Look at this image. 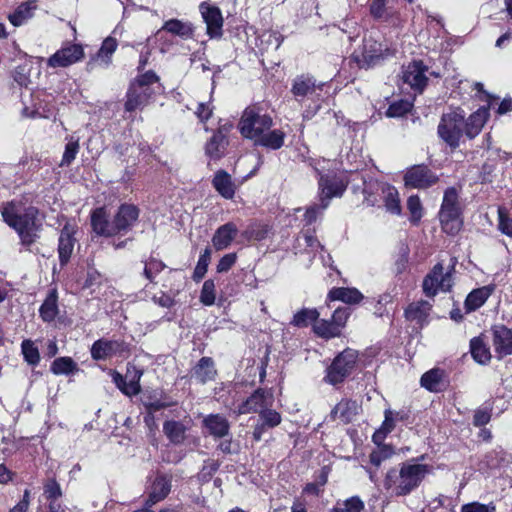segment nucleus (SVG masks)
I'll return each mask as SVG.
<instances>
[{
	"label": "nucleus",
	"instance_id": "nucleus-17",
	"mask_svg": "<svg viewBox=\"0 0 512 512\" xmlns=\"http://www.w3.org/2000/svg\"><path fill=\"white\" fill-rule=\"evenodd\" d=\"M492 331V342L496 357L502 359L512 354V330L505 325H494Z\"/></svg>",
	"mask_w": 512,
	"mask_h": 512
},
{
	"label": "nucleus",
	"instance_id": "nucleus-2",
	"mask_svg": "<svg viewBox=\"0 0 512 512\" xmlns=\"http://www.w3.org/2000/svg\"><path fill=\"white\" fill-rule=\"evenodd\" d=\"M37 209L34 207L26 208L22 213L18 212L14 206H7L2 211L4 221L18 233L21 243L30 246L39 237L41 222L37 218Z\"/></svg>",
	"mask_w": 512,
	"mask_h": 512
},
{
	"label": "nucleus",
	"instance_id": "nucleus-22",
	"mask_svg": "<svg viewBox=\"0 0 512 512\" xmlns=\"http://www.w3.org/2000/svg\"><path fill=\"white\" fill-rule=\"evenodd\" d=\"M73 235L74 228L70 224H65L58 240L59 261L62 266L66 265L71 258L76 241Z\"/></svg>",
	"mask_w": 512,
	"mask_h": 512
},
{
	"label": "nucleus",
	"instance_id": "nucleus-44",
	"mask_svg": "<svg viewBox=\"0 0 512 512\" xmlns=\"http://www.w3.org/2000/svg\"><path fill=\"white\" fill-rule=\"evenodd\" d=\"M50 369L55 375H69L77 371L78 366L70 357H59L52 362Z\"/></svg>",
	"mask_w": 512,
	"mask_h": 512
},
{
	"label": "nucleus",
	"instance_id": "nucleus-27",
	"mask_svg": "<svg viewBox=\"0 0 512 512\" xmlns=\"http://www.w3.org/2000/svg\"><path fill=\"white\" fill-rule=\"evenodd\" d=\"M488 116V109L482 107L479 108L476 112L472 113L467 120L464 118L465 135L469 139L475 138L481 132Z\"/></svg>",
	"mask_w": 512,
	"mask_h": 512
},
{
	"label": "nucleus",
	"instance_id": "nucleus-42",
	"mask_svg": "<svg viewBox=\"0 0 512 512\" xmlns=\"http://www.w3.org/2000/svg\"><path fill=\"white\" fill-rule=\"evenodd\" d=\"M270 227L261 222H251L242 232V236L247 240L261 241L267 238Z\"/></svg>",
	"mask_w": 512,
	"mask_h": 512
},
{
	"label": "nucleus",
	"instance_id": "nucleus-33",
	"mask_svg": "<svg viewBox=\"0 0 512 512\" xmlns=\"http://www.w3.org/2000/svg\"><path fill=\"white\" fill-rule=\"evenodd\" d=\"M377 187L383 194L386 210L392 214L399 215L401 213V205L397 189L385 183L377 184Z\"/></svg>",
	"mask_w": 512,
	"mask_h": 512
},
{
	"label": "nucleus",
	"instance_id": "nucleus-41",
	"mask_svg": "<svg viewBox=\"0 0 512 512\" xmlns=\"http://www.w3.org/2000/svg\"><path fill=\"white\" fill-rule=\"evenodd\" d=\"M319 315L320 313L315 308H303L294 314L290 324L298 328H304L311 323L314 324L319 318Z\"/></svg>",
	"mask_w": 512,
	"mask_h": 512
},
{
	"label": "nucleus",
	"instance_id": "nucleus-4",
	"mask_svg": "<svg viewBox=\"0 0 512 512\" xmlns=\"http://www.w3.org/2000/svg\"><path fill=\"white\" fill-rule=\"evenodd\" d=\"M465 112L460 109L450 110L441 116L438 125L439 137L451 148L455 149L460 144V139L464 133Z\"/></svg>",
	"mask_w": 512,
	"mask_h": 512
},
{
	"label": "nucleus",
	"instance_id": "nucleus-23",
	"mask_svg": "<svg viewBox=\"0 0 512 512\" xmlns=\"http://www.w3.org/2000/svg\"><path fill=\"white\" fill-rule=\"evenodd\" d=\"M228 145L227 129L219 128L205 145V153L211 159H220Z\"/></svg>",
	"mask_w": 512,
	"mask_h": 512
},
{
	"label": "nucleus",
	"instance_id": "nucleus-49",
	"mask_svg": "<svg viewBox=\"0 0 512 512\" xmlns=\"http://www.w3.org/2000/svg\"><path fill=\"white\" fill-rule=\"evenodd\" d=\"M22 353L25 361L35 366L40 362V354L38 348L31 340H24L21 344Z\"/></svg>",
	"mask_w": 512,
	"mask_h": 512
},
{
	"label": "nucleus",
	"instance_id": "nucleus-48",
	"mask_svg": "<svg viewBox=\"0 0 512 512\" xmlns=\"http://www.w3.org/2000/svg\"><path fill=\"white\" fill-rule=\"evenodd\" d=\"M210 260H211V249L209 247H206L204 249V251L202 252V254L200 255L197 265L194 269L193 280L195 282H199L200 280L203 279V277L205 276V274L207 272Z\"/></svg>",
	"mask_w": 512,
	"mask_h": 512
},
{
	"label": "nucleus",
	"instance_id": "nucleus-21",
	"mask_svg": "<svg viewBox=\"0 0 512 512\" xmlns=\"http://www.w3.org/2000/svg\"><path fill=\"white\" fill-rule=\"evenodd\" d=\"M421 386L430 392H442L448 385L449 381L443 369L433 368L425 372L420 379Z\"/></svg>",
	"mask_w": 512,
	"mask_h": 512
},
{
	"label": "nucleus",
	"instance_id": "nucleus-38",
	"mask_svg": "<svg viewBox=\"0 0 512 512\" xmlns=\"http://www.w3.org/2000/svg\"><path fill=\"white\" fill-rule=\"evenodd\" d=\"M432 305L428 301L421 300L416 303H411L405 310V315L408 320L423 322L428 316Z\"/></svg>",
	"mask_w": 512,
	"mask_h": 512
},
{
	"label": "nucleus",
	"instance_id": "nucleus-64",
	"mask_svg": "<svg viewBox=\"0 0 512 512\" xmlns=\"http://www.w3.org/2000/svg\"><path fill=\"white\" fill-rule=\"evenodd\" d=\"M491 419V413L487 409H477L474 412L473 424L474 426L481 427L489 423Z\"/></svg>",
	"mask_w": 512,
	"mask_h": 512
},
{
	"label": "nucleus",
	"instance_id": "nucleus-47",
	"mask_svg": "<svg viewBox=\"0 0 512 512\" xmlns=\"http://www.w3.org/2000/svg\"><path fill=\"white\" fill-rule=\"evenodd\" d=\"M364 507V502L358 496H352L338 503L331 512H362Z\"/></svg>",
	"mask_w": 512,
	"mask_h": 512
},
{
	"label": "nucleus",
	"instance_id": "nucleus-5",
	"mask_svg": "<svg viewBox=\"0 0 512 512\" xmlns=\"http://www.w3.org/2000/svg\"><path fill=\"white\" fill-rule=\"evenodd\" d=\"M273 125V120L268 114H261L259 109L248 107L244 110L238 127L243 137L256 140Z\"/></svg>",
	"mask_w": 512,
	"mask_h": 512
},
{
	"label": "nucleus",
	"instance_id": "nucleus-9",
	"mask_svg": "<svg viewBox=\"0 0 512 512\" xmlns=\"http://www.w3.org/2000/svg\"><path fill=\"white\" fill-rule=\"evenodd\" d=\"M443 270V265L437 263L425 276L422 287L427 297H434L438 291L447 292L452 287L451 273H444Z\"/></svg>",
	"mask_w": 512,
	"mask_h": 512
},
{
	"label": "nucleus",
	"instance_id": "nucleus-54",
	"mask_svg": "<svg viewBox=\"0 0 512 512\" xmlns=\"http://www.w3.org/2000/svg\"><path fill=\"white\" fill-rule=\"evenodd\" d=\"M215 283L212 279H208L203 283L200 302L205 306H211L215 303Z\"/></svg>",
	"mask_w": 512,
	"mask_h": 512
},
{
	"label": "nucleus",
	"instance_id": "nucleus-34",
	"mask_svg": "<svg viewBox=\"0 0 512 512\" xmlns=\"http://www.w3.org/2000/svg\"><path fill=\"white\" fill-rule=\"evenodd\" d=\"M163 432L171 443L182 444L186 438V427L180 421L168 420L163 424Z\"/></svg>",
	"mask_w": 512,
	"mask_h": 512
},
{
	"label": "nucleus",
	"instance_id": "nucleus-3",
	"mask_svg": "<svg viewBox=\"0 0 512 512\" xmlns=\"http://www.w3.org/2000/svg\"><path fill=\"white\" fill-rule=\"evenodd\" d=\"M158 81L159 77L153 71H147L133 81L126 93L125 111L133 112L146 106L154 94L151 86Z\"/></svg>",
	"mask_w": 512,
	"mask_h": 512
},
{
	"label": "nucleus",
	"instance_id": "nucleus-30",
	"mask_svg": "<svg viewBox=\"0 0 512 512\" xmlns=\"http://www.w3.org/2000/svg\"><path fill=\"white\" fill-rule=\"evenodd\" d=\"M358 413V404L356 401L343 399L331 411L330 418L336 420L339 418L343 423L351 422Z\"/></svg>",
	"mask_w": 512,
	"mask_h": 512
},
{
	"label": "nucleus",
	"instance_id": "nucleus-20",
	"mask_svg": "<svg viewBox=\"0 0 512 512\" xmlns=\"http://www.w3.org/2000/svg\"><path fill=\"white\" fill-rule=\"evenodd\" d=\"M172 477L164 474L157 475L151 485V490L144 507L148 510L156 503L164 500L171 491Z\"/></svg>",
	"mask_w": 512,
	"mask_h": 512
},
{
	"label": "nucleus",
	"instance_id": "nucleus-13",
	"mask_svg": "<svg viewBox=\"0 0 512 512\" xmlns=\"http://www.w3.org/2000/svg\"><path fill=\"white\" fill-rule=\"evenodd\" d=\"M272 403L273 395L265 389L258 388L238 406L237 410H234V413L237 416L249 413L260 414L261 410L271 406Z\"/></svg>",
	"mask_w": 512,
	"mask_h": 512
},
{
	"label": "nucleus",
	"instance_id": "nucleus-56",
	"mask_svg": "<svg viewBox=\"0 0 512 512\" xmlns=\"http://www.w3.org/2000/svg\"><path fill=\"white\" fill-rule=\"evenodd\" d=\"M44 495L48 500L54 501L62 496V490L59 483L54 479H48L44 484Z\"/></svg>",
	"mask_w": 512,
	"mask_h": 512
},
{
	"label": "nucleus",
	"instance_id": "nucleus-1",
	"mask_svg": "<svg viewBox=\"0 0 512 512\" xmlns=\"http://www.w3.org/2000/svg\"><path fill=\"white\" fill-rule=\"evenodd\" d=\"M429 472L430 467L426 464L406 461L387 471L383 486L391 495L407 496L421 485Z\"/></svg>",
	"mask_w": 512,
	"mask_h": 512
},
{
	"label": "nucleus",
	"instance_id": "nucleus-24",
	"mask_svg": "<svg viewBox=\"0 0 512 512\" xmlns=\"http://www.w3.org/2000/svg\"><path fill=\"white\" fill-rule=\"evenodd\" d=\"M216 375L215 362L211 357H202L191 370V377L201 384L215 380Z\"/></svg>",
	"mask_w": 512,
	"mask_h": 512
},
{
	"label": "nucleus",
	"instance_id": "nucleus-50",
	"mask_svg": "<svg viewBox=\"0 0 512 512\" xmlns=\"http://www.w3.org/2000/svg\"><path fill=\"white\" fill-rule=\"evenodd\" d=\"M165 268L166 265L161 260L150 257L149 260L145 262L143 275L147 280L153 282L155 275L162 272Z\"/></svg>",
	"mask_w": 512,
	"mask_h": 512
},
{
	"label": "nucleus",
	"instance_id": "nucleus-28",
	"mask_svg": "<svg viewBox=\"0 0 512 512\" xmlns=\"http://www.w3.org/2000/svg\"><path fill=\"white\" fill-rule=\"evenodd\" d=\"M93 231L99 236H114L113 220L109 221L104 208H97L91 215Z\"/></svg>",
	"mask_w": 512,
	"mask_h": 512
},
{
	"label": "nucleus",
	"instance_id": "nucleus-43",
	"mask_svg": "<svg viewBox=\"0 0 512 512\" xmlns=\"http://www.w3.org/2000/svg\"><path fill=\"white\" fill-rule=\"evenodd\" d=\"M313 331L321 338L330 339L340 336L341 332L332 320H316L313 325Z\"/></svg>",
	"mask_w": 512,
	"mask_h": 512
},
{
	"label": "nucleus",
	"instance_id": "nucleus-14",
	"mask_svg": "<svg viewBox=\"0 0 512 512\" xmlns=\"http://www.w3.org/2000/svg\"><path fill=\"white\" fill-rule=\"evenodd\" d=\"M139 217V209L132 204H122L113 218L114 236L126 234L132 229Z\"/></svg>",
	"mask_w": 512,
	"mask_h": 512
},
{
	"label": "nucleus",
	"instance_id": "nucleus-63",
	"mask_svg": "<svg viewBox=\"0 0 512 512\" xmlns=\"http://www.w3.org/2000/svg\"><path fill=\"white\" fill-rule=\"evenodd\" d=\"M408 255H409L408 247L405 245H402L399 249V257L395 262L396 273L400 274L406 269L407 263H408Z\"/></svg>",
	"mask_w": 512,
	"mask_h": 512
},
{
	"label": "nucleus",
	"instance_id": "nucleus-8",
	"mask_svg": "<svg viewBox=\"0 0 512 512\" xmlns=\"http://www.w3.org/2000/svg\"><path fill=\"white\" fill-rule=\"evenodd\" d=\"M90 352L92 359L96 361L114 356L123 357L129 353V345L123 340L101 338L92 344Z\"/></svg>",
	"mask_w": 512,
	"mask_h": 512
},
{
	"label": "nucleus",
	"instance_id": "nucleus-53",
	"mask_svg": "<svg viewBox=\"0 0 512 512\" xmlns=\"http://www.w3.org/2000/svg\"><path fill=\"white\" fill-rule=\"evenodd\" d=\"M260 422L267 428H274L281 423V415L269 407L260 411Z\"/></svg>",
	"mask_w": 512,
	"mask_h": 512
},
{
	"label": "nucleus",
	"instance_id": "nucleus-32",
	"mask_svg": "<svg viewBox=\"0 0 512 512\" xmlns=\"http://www.w3.org/2000/svg\"><path fill=\"white\" fill-rule=\"evenodd\" d=\"M493 291L494 287L490 285L472 290L465 300L466 310L468 312H472L479 309L482 305H484Z\"/></svg>",
	"mask_w": 512,
	"mask_h": 512
},
{
	"label": "nucleus",
	"instance_id": "nucleus-60",
	"mask_svg": "<svg viewBox=\"0 0 512 512\" xmlns=\"http://www.w3.org/2000/svg\"><path fill=\"white\" fill-rule=\"evenodd\" d=\"M117 48V42L114 38L108 37L106 38L101 48L98 51V58H109L116 50Z\"/></svg>",
	"mask_w": 512,
	"mask_h": 512
},
{
	"label": "nucleus",
	"instance_id": "nucleus-10",
	"mask_svg": "<svg viewBox=\"0 0 512 512\" xmlns=\"http://www.w3.org/2000/svg\"><path fill=\"white\" fill-rule=\"evenodd\" d=\"M323 86L324 83L317 82L313 76L301 74L293 79L290 92L294 99L301 103L304 99H313L314 96L319 97Z\"/></svg>",
	"mask_w": 512,
	"mask_h": 512
},
{
	"label": "nucleus",
	"instance_id": "nucleus-29",
	"mask_svg": "<svg viewBox=\"0 0 512 512\" xmlns=\"http://www.w3.org/2000/svg\"><path fill=\"white\" fill-rule=\"evenodd\" d=\"M212 185L214 189L225 199H232L235 195V184L228 172L218 170L213 179Z\"/></svg>",
	"mask_w": 512,
	"mask_h": 512
},
{
	"label": "nucleus",
	"instance_id": "nucleus-62",
	"mask_svg": "<svg viewBox=\"0 0 512 512\" xmlns=\"http://www.w3.org/2000/svg\"><path fill=\"white\" fill-rule=\"evenodd\" d=\"M237 254L236 253H228L225 254L217 264V272L225 273L228 272L232 266L236 263Z\"/></svg>",
	"mask_w": 512,
	"mask_h": 512
},
{
	"label": "nucleus",
	"instance_id": "nucleus-57",
	"mask_svg": "<svg viewBox=\"0 0 512 512\" xmlns=\"http://www.w3.org/2000/svg\"><path fill=\"white\" fill-rule=\"evenodd\" d=\"M460 512H496V506L492 502L483 504L475 501L462 505Z\"/></svg>",
	"mask_w": 512,
	"mask_h": 512
},
{
	"label": "nucleus",
	"instance_id": "nucleus-6",
	"mask_svg": "<svg viewBox=\"0 0 512 512\" xmlns=\"http://www.w3.org/2000/svg\"><path fill=\"white\" fill-rule=\"evenodd\" d=\"M439 219L445 233L455 235L462 226L460 219V208L458 204V193L453 187L448 188L443 197L439 212Z\"/></svg>",
	"mask_w": 512,
	"mask_h": 512
},
{
	"label": "nucleus",
	"instance_id": "nucleus-52",
	"mask_svg": "<svg viewBox=\"0 0 512 512\" xmlns=\"http://www.w3.org/2000/svg\"><path fill=\"white\" fill-rule=\"evenodd\" d=\"M407 209L411 214L410 221L417 224L423 216V207L417 195H412L407 199Z\"/></svg>",
	"mask_w": 512,
	"mask_h": 512
},
{
	"label": "nucleus",
	"instance_id": "nucleus-7",
	"mask_svg": "<svg viewBox=\"0 0 512 512\" xmlns=\"http://www.w3.org/2000/svg\"><path fill=\"white\" fill-rule=\"evenodd\" d=\"M358 354L353 349H345L327 368L325 381L331 385L342 383L352 372L357 361Z\"/></svg>",
	"mask_w": 512,
	"mask_h": 512
},
{
	"label": "nucleus",
	"instance_id": "nucleus-16",
	"mask_svg": "<svg viewBox=\"0 0 512 512\" xmlns=\"http://www.w3.org/2000/svg\"><path fill=\"white\" fill-rule=\"evenodd\" d=\"M387 48L372 37H365L363 41V52L358 65L361 68H371L378 65L384 58Z\"/></svg>",
	"mask_w": 512,
	"mask_h": 512
},
{
	"label": "nucleus",
	"instance_id": "nucleus-19",
	"mask_svg": "<svg viewBox=\"0 0 512 512\" xmlns=\"http://www.w3.org/2000/svg\"><path fill=\"white\" fill-rule=\"evenodd\" d=\"M427 67L422 61H413L403 71V81L412 89L421 92L427 84L428 78L425 75Z\"/></svg>",
	"mask_w": 512,
	"mask_h": 512
},
{
	"label": "nucleus",
	"instance_id": "nucleus-39",
	"mask_svg": "<svg viewBox=\"0 0 512 512\" xmlns=\"http://www.w3.org/2000/svg\"><path fill=\"white\" fill-rule=\"evenodd\" d=\"M34 10L35 6L31 3H21L16 10L8 16V19L14 27H19L32 18Z\"/></svg>",
	"mask_w": 512,
	"mask_h": 512
},
{
	"label": "nucleus",
	"instance_id": "nucleus-45",
	"mask_svg": "<svg viewBox=\"0 0 512 512\" xmlns=\"http://www.w3.org/2000/svg\"><path fill=\"white\" fill-rule=\"evenodd\" d=\"M376 445L377 447L370 454V462L378 468L384 461L390 459L395 454V451L392 446L381 444V442Z\"/></svg>",
	"mask_w": 512,
	"mask_h": 512
},
{
	"label": "nucleus",
	"instance_id": "nucleus-40",
	"mask_svg": "<svg viewBox=\"0 0 512 512\" xmlns=\"http://www.w3.org/2000/svg\"><path fill=\"white\" fill-rule=\"evenodd\" d=\"M394 411L386 409L384 412V421L381 427L376 430L372 436V440L375 444L382 442L385 437L394 430L395 428Z\"/></svg>",
	"mask_w": 512,
	"mask_h": 512
},
{
	"label": "nucleus",
	"instance_id": "nucleus-15",
	"mask_svg": "<svg viewBox=\"0 0 512 512\" xmlns=\"http://www.w3.org/2000/svg\"><path fill=\"white\" fill-rule=\"evenodd\" d=\"M84 57L83 47L79 44H70L56 51L47 60V65L52 68L68 67Z\"/></svg>",
	"mask_w": 512,
	"mask_h": 512
},
{
	"label": "nucleus",
	"instance_id": "nucleus-25",
	"mask_svg": "<svg viewBox=\"0 0 512 512\" xmlns=\"http://www.w3.org/2000/svg\"><path fill=\"white\" fill-rule=\"evenodd\" d=\"M238 233V228L233 222L221 225L212 237L213 246L217 251L224 250L232 243Z\"/></svg>",
	"mask_w": 512,
	"mask_h": 512
},
{
	"label": "nucleus",
	"instance_id": "nucleus-46",
	"mask_svg": "<svg viewBox=\"0 0 512 512\" xmlns=\"http://www.w3.org/2000/svg\"><path fill=\"white\" fill-rule=\"evenodd\" d=\"M162 29L183 38L191 37L193 34L192 28L188 24L183 23L178 19H171L166 21Z\"/></svg>",
	"mask_w": 512,
	"mask_h": 512
},
{
	"label": "nucleus",
	"instance_id": "nucleus-51",
	"mask_svg": "<svg viewBox=\"0 0 512 512\" xmlns=\"http://www.w3.org/2000/svg\"><path fill=\"white\" fill-rule=\"evenodd\" d=\"M412 108H413L412 102H410L408 100H400V101L392 103L388 107V109L386 111V115L391 118L402 117L405 114H407L408 112H410Z\"/></svg>",
	"mask_w": 512,
	"mask_h": 512
},
{
	"label": "nucleus",
	"instance_id": "nucleus-26",
	"mask_svg": "<svg viewBox=\"0 0 512 512\" xmlns=\"http://www.w3.org/2000/svg\"><path fill=\"white\" fill-rule=\"evenodd\" d=\"M204 427L214 438H224L229 435L230 423L220 414H210L203 420Z\"/></svg>",
	"mask_w": 512,
	"mask_h": 512
},
{
	"label": "nucleus",
	"instance_id": "nucleus-31",
	"mask_svg": "<svg viewBox=\"0 0 512 512\" xmlns=\"http://www.w3.org/2000/svg\"><path fill=\"white\" fill-rule=\"evenodd\" d=\"M286 133L280 129L265 131L254 143L270 150H278L283 147Z\"/></svg>",
	"mask_w": 512,
	"mask_h": 512
},
{
	"label": "nucleus",
	"instance_id": "nucleus-18",
	"mask_svg": "<svg viewBox=\"0 0 512 512\" xmlns=\"http://www.w3.org/2000/svg\"><path fill=\"white\" fill-rule=\"evenodd\" d=\"M199 9L207 25V34L211 38L220 37L222 35L223 26V17L220 9L205 2L200 4Z\"/></svg>",
	"mask_w": 512,
	"mask_h": 512
},
{
	"label": "nucleus",
	"instance_id": "nucleus-12",
	"mask_svg": "<svg viewBox=\"0 0 512 512\" xmlns=\"http://www.w3.org/2000/svg\"><path fill=\"white\" fill-rule=\"evenodd\" d=\"M321 208L326 209L333 197H340L347 188V184L336 175H320L319 178Z\"/></svg>",
	"mask_w": 512,
	"mask_h": 512
},
{
	"label": "nucleus",
	"instance_id": "nucleus-61",
	"mask_svg": "<svg viewBox=\"0 0 512 512\" xmlns=\"http://www.w3.org/2000/svg\"><path fill=\"white\" fill-rule=\"evenodd\" d=\"M350 315L349 308L343 307V308H337L333 315L331 320L337 326L338 330L341 332V329L345 326L346 321Z\"/></svg>",
	"mask_w": 512,
	"mask_h": 512
},
{
	"label": "nucleus",
	"instance_id": "nucleus-35",
	"mask_svg": "<svg viewBox=\"0 0 512 512\" xmlns=\"http://www.w3.org/2000/svg\"><path fill=\"white\" fill-rule=\"evenodd\" d=\"M329 298L331 300L342 301L347 304H355L362 300L363 295L356 288H333L329 292Z\"/></svg>",
	"mask_w": 512,
	"mask_h": 512
},
{
	"label": "nucleus",
	"instance_id": "nucleus-59",
	"mask_svg": "<svg viewBox=\"0 0 512 512\" xmlns=\"http://www.w3.org/2000/svg\"><path fill=\"white\" fill-rule=\"evenodd\" d=\"M302 240L304 241L305 246L307 248H310L312 251L315 250L316 248L323 249V246L320 244L318 239L313 234H311L309 232H304L297 237L296 242H297L298 247L302 246V244H301Z\"/></svg>",
	"mask_w": 512,
	"mask_h": 512
},
{
	"label": "nucleus",
	"instance_id": "nucleus-55",
	"mask_svg": "<svg viewBox=\"0 0 512 512\" xmlns=\"http://www.w3.org/2000/svg\"><path fill=\"white\" fill-rule=\"evenodd\" d=\"M79 148L80 145L78 140L69 141L65 146V151L63 153L60 166H69L76 158V155L79 152Z\"/></svg>",
	"mask_w": 512,
	"mask_h": 512
},
{
	"label": "nucleus",
	"instance_id": "nucleus-58",
	"mask_svg": "<svg viewBox=\"0 0 512 512\" xmlns=\"http://www.w3.org/2000/svg\"><path fill=\"white\" fill-rule=\"evenodd\" d=\"M499 230L507 235L512 237V217H510L503 209H499Z\"/></svg>",
	"mask_w": 512,
	"mask_h": 512
},
{
	"label": "nucleus",
	"instance_id": "nucleus-36",
	"mask_svg": "<svg viewBox=\"0 0 512 512\" xmlns=\"http://www.w3.org/2000/svg\"><path fill=\"white\" fill-rule=\"evenodd\" d=\"M57 292L52 290L39 309L40 317L44 322H52L58 315Z\"/></svg>",
	"mask_w": 512,
	"mask_h": 512
},
{
	"label": "nucleus",
	"instance_id": "nucleus-37",
	"mask_svg": "<svg viewBox=\"0 0 512 512\" xmlns=\"http://www.w3.org/2000/svg\"><path fill=\"white\" fill-rule=\"evenodd\" d=\"M470 352L473 359L481 364L486 365L490 362L491 353L489 347L480 337H475L470 341Z\"/></svg>",
	"mask_w": 512,
	"mask_h": 512
},
{
	"label": "nucleus",
	"instance_id": "nucleus-11",
	"mask_svg": "<svg viewBox=\"0 0 512 512\" xmlns=\"http://www.w3.org/2000/svg\"><path fill=\"white\" fill-rule=\"evenodd\" d=\"M438 176L426 165H414L407 169L404 183L408 187L427 189L438 182Z\"/></svg>",
	"mask_w": 512,
	"mask_h": 512
}]
</instances>
